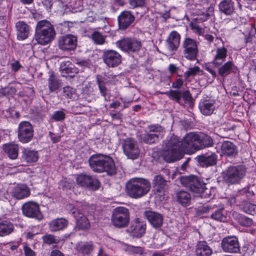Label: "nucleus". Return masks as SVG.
Here are the masks:
<instances>
[{"label":"nucleus","mask_w":256,"mask_h":256,"mask_svg":"<svg viewBox=\"0 0 256 256\" xmlns=\"http://www.w3.org/2000/svg\"><path fill=\"white\" fill-rule=\"evenodd\" d=\"M215 100H212L204 99L200 100L198 107L201 113L204 116L212 114L215 109Z\"/></svg>","instance_id":"obj_26"},{"label":"nucleus","mask_w":256,"mask_h":256,"mask_svg":"<svg viewBox=\"0 0 256 256\" xmlns=\"http://www.w3.org/2000/svg\"><path fill=\"white\" fill-rule=\"evenodd\" d=\"M220 150L222 154L228 157L235 158L238 152L237 146L229 140H224L222 142Z\"/></svg>","instance_id":"obj_24"},{"label":"nucleus","mask_w":256,"mask_h":256,"mask_svg":"<svg viewBox=\"0 0 256 256\" xmlns=\"http://www.w3.org/2000/svg\"><path fill=\"white\" fill-rule=\"evenodd\" d=\"M76 250L83 254H89L93 250V244L91 242H80L76 246Z\"/></svg>","instance_id":"obj_39"},{"label":"nucleus","mask_w":256,"mask_h":256,"mask_svg":"<svg viewBox=\"0 0 256 256\" xmlns=\"http://www.w3.org/2000/svg\"><path fill=\"white\" fill-rule=\"evenodd\" d=\"M163 94H166L170 100L180 105H186L190 108L194 106V100L188 90H170Z\"/></svg>","instance_id":"obj_9"},{"label":"nucleus","mask_w":256,"mask_h":256,"mask_svg":"<svg viewBox=\"0 0 256 256\" xmlns=\"http://www.w3.org/2000/svg\"><path fill=\"white\" fill-rule=\"evenodd\" d=\"M218 68V74L222 78H226L231 73H236L238 70L232 60H229L224 62L219 67H214Z\"/></svg>","instance_id":"obj_28"},{"label":"nucleus","mask_w":256,"mask_h":256,"mask_svg":"<svg viewBox=\"0 0 256 256\" xmlns=\"http://www.w3.org/2000/svg\"><path fill=\"white\" fill-rule=\"evenodd\" d=\"M224 208H220L217 210L214 209L210 215V218L215 220L224 222L226 221V217L224 214Z\"/></svg>","instance_id":"obj_46"},{"label":"nucleus","mask_w":256,"mask_h":256,"mask_svg":"<svg viewBox=\"0 0 256 256\" xmlns=\"http://www.w3.org/2000/svg\"><path fill=\"white\" fill-rule=\"evenodd\" d=\"M38 158L36 151L24 148L22 152V160L28 164L36 162Z\"/></svg>","instance_id":"obj_35"},{"label":"nucleus","mask_w":256,"mask_h":256,"mask_svg":"<svg viewBox=\"0 0 256 256\" xmlns=\"http://www.w3.org/2000/svg\"><path fill=\"white\" fill-rule=\"evenodd\" d=\"M102 58L105 64L109 67L112 66V50H109L104 52Z\"/></svg>","instance_id":"obj_52"},{"label":"nucleus","mask_w":256,"mask_h":256,"mask_svg":"<svg viewBox=\"0 0 256 256\" xmlns=\"http://www.w3.org/2000/svg\"><path fill=\"white\" fill-rule=\"evenodd\" d=\"M221 246L224 252L238 253L240 252V245L237 237L228 236L224 238L222 241Z\"/></svg>","instance_id":"obj_17"},{"label":"nucleus","mask_w":256,"mask_h":256,"mask_svg":"<svg viewBox=\"0 0 256 256\" xmlns=\"http://www.w3.org/2000/svg\"><path fill=\"white\" fill-rule=\"evenodd\" d=\"M76 180L78 185L92 190H98L100 187V182L98 178L90 175L80 174L77 176Z\"/></svg>","instance_id":"obj_12"},{"label":"nucleus","mask_w":256,"mask_h":256,"mask_svg":"<svg viewBox=\"0 0 256 256\" xmlns=\"http://www.w3.org/2000/svg\"><path fill=\"white\" fill-rule=\"evenodd\" d=\"M237 220L238 224L242 226H250L252 224L251 218L242 214H239Z\"/></svg>","instance_id":"obj_50"},{"label":"nucleus","mask_w":256,"mask_h":256,"mask_svg":"<svg viewBox=\"0 0 256 256\" xmlns=\"http://www.w3.org/2000/svg\"><path fill=\"white\" fill-rule=\"evenodd\" d=\"M30 194L29 189L24 184H18L13 190V196L18 200L28 197Z\"/></svg>","instance_id":"obj_34"},{"label":"nucleus","mask_w":256,"mask_h":256,"mask_svg":"<svg viewBox=\"0 0 256 256\" xmlns=\"http://www.w3.org/2000/svg\"><path fill=\"white\" fill-rule=\"evenodd\" d=\"M77 37L71 34L60 36L58 39V46L64 51L74 50L77 46Z\"/></svg>","instance_id":"obj_16"},{"label":"nucleus","mask_w":256,"mask_h":256,"mask_svg":"<svg viewBox=\"0 0 256 256\" xmlns=\"http://www.w3.org/2000/svg\"><path fill=\"white\" fill-rule=\"evenodd\" d=\"M142 142L146 144H151L157 142L159 140V135L158 134L150 133L146 130L141 137Z\"/></svg>","instance_id":"obj_40"},{"label":"nucleus","mask_w":256,"mask_h":256,"mask_svg":"<svg viewBox=\"0 0 256 256\" xmlns=\"http://www.w3.org/2000/svg\"><path fill=\"white\" fill-rule=\"evenodd\" d=\"M18 138L22 143H27L30 142L34 136L32 126L28 122H21L18 126Z\"/></svg>","instance_id":"obj_13"},{"label":"nucleus","mask_w":256,"mask_h":256,"mask_svg":"<svg viewBox=\"0 0 256 256\" xmlns=\"http://www.w3.org/2000/svg\"><path fill=\"white\" fill-rule=\"evenodd\" d=\"M198 134L196 132H190L187 133L182 139L184 147L186 151L190 150H197Z\"/></svg>","instance_id":"obj_21"},{"label":"nucleus","mask_w":256,"mask_h":256,"mask_svg":"<svg viewBox=\"0 0 256 256\" xmlns=\"http://www.w3.org/2000/svg\"><path fill=\"white\" fill-rule=\"evenodd\" d=\"M42 240L44 243L48 245L58 243V240L55 238V236L50 234L44 236Z\"/></svg>","instance_id":"obj_54"},{"label":"nucleus","mask_w":256,"mask_h":256,"mask_svg":"<svg viewBox=\"0 0 256 256\" xmlns=\"http://www.w3.org/2000/svg\"><path fill=\"white\" fill-rule=\"evenodd\" d=\"M181 36L176 30L172 31L166 40L168 50L172 52H176L180 44Z\"/></svg>","instance_id":"obj_19"},{"label":"nucleus","mask_w":256,"mask_h":256,"mask_svg":"<svg viewBox=\"0 0 256 256\" xmlns=\"http://www.w3.org/2000/svg\"><path fill=\"white\" fill-rule=\"evenodd\" d=\"M214 140L208 135L202 134H198L197 150L213 146Z\"/></svg>","instance_id":"obj_33"},{"label":"nucleus","mask_w":256,"mask_h":256,"mask_svg":"<svg viewBox=\"0 0 256 256\" xmlns=\"http://www.w3.org/2000/svg\"><path fill=\"white\" fill-rule=\"evenodd\" d=\"M240 194L250 198L254 195V192L250 190V187L244 188L240 191Z\"/></svg>","instance_id":"obj_61"},{"label":"nucleus","mask_w":256,"mask_h":256,"mask_svg":"<svg viewBox=\"0 0 256 256\" xmlns=\"http://www.w3.org/2000/svg\"><path fill=\"white\" fill-rule=\"evenodd\" d=\"M212 52H214V54L211 64L214 67H219L226 60L228 56V50L224 46H222L216 48Z\"/></svg>","instance_id":"obj_23"},{"label":"nucleus","mask_w":256,"mask_h":256,"mask_svg":"<svg viewBox=\"0 0 256 256\" xmlns=\"http://www.w3.org/2000/svg\"><path fill=\"white\" fill-rule=\"evenodd\" d=\"M147 131L150 133L158 134L164 131V128L158 124H150L148 126Z\"/></svg>","instance_id":"obj_51"},{"label":"nucleus","mask_w":256,"mask_h":256,"mask_svg":"<svg viewBox=\"0 0 256 256\" xmlns=\"http://www.w3.org/2000/svg\"><path fill=\"white\" fill-rule=\"evenodd\" d=\"M143 215L153 228L158 229L162 226L164 216L161 214L150 210H146L144 212Z\"/></svg>","instance_id":"obj_18"},{"label":"nucleus","mask_w":256,"mask_h":256,"mask_svg":"<svg viewBox=\"0 0 256 256\" xmlns=\"http://www.w3.org/2000/svg\"><path fill=\"white\" fill-rule=\"evenodd\" d=\"M16 28L18 31V38L20 40L26 39L29 34V26L24 22H18L16 24Z\"/></svg>","instance_id":"obj_32"},{"label":"nucleus","mask_w":256,"mask_h":256,"mask_svg":"<svg viewBox=\"0 0 256 256\" xmlns=\"http://www.w3.org/2000/svg\"><path fill=\"white\" fill-rule=\"evenodd\" d=\"M152 184L157 192H162L166 189V181L162 176L156 175L152 180Z\"/></svg>","instance_id":"obj_37"},{"label":"nucleus","mask_w":256,"mask_h":256,"mask_svg":"<svg viewBox=\"0 0 256 256\" xmlns=\"http://www.w3.org/2000/svg\"><path fill=\"white\" fill-rule=\"evenodd\" d=\"M214 10L213 6H210L208 8V10L206 12H202L198 14V17L196 18L197 20H200L202 22L206 21L208 19L210 16V13H212Z\"/></svg>","instance_id":"obj_47"},{"label":"nucleus","mask_w":256,"mask_h":256,"mask_svg":"<svg viewBox=\"0 0 256 256\" xmlns=\"http://www.w3.org/2000/svg\"><path fill=\"white\" fill-rule=\"evenodd\" d=\"M118 20L120 28L126 30L134 21V17L130 12L124 11L118 16Z\"/></svg>","instance_id":"obj_27"},{"label":"nucleus","mask_w":256,"mask_h":256,"mask_svg":"<svg viewBox=\"0 0 256 256\" xmlns=\"http://www.w3.org/2000/svg\"><path fill=\"white\" fill-rule=\"evenodd\" d=\"M118 48L127 53H138L142 48V44L138 38L124 36L116 42Z\"/></svg>","instance_id":"obj_7"},{"label":"nucleus","mask_w":256,"mask_h":256,"mask_svg":"<svg viewBox=\"0 0 256 256\" xmlns=\"http://www.w3.org/2000/svg\"><path fill=\"white\" fill-rule=\"evenodd\" d=\"M90 168L94 172H106L108 175H112V158L108 156L102 154L92 155L88 160Z\"/></svg>","instance_id":"obj_5"},{"label":"nucleus","mask_w":256,"mask_h":256,"mask_svg":"<svg viewBox=\"0 0 256 256\" xmlns=\"http://www.w3.org/2000/svg\"><path fill=\"white\" fill-rule=\"evenodd\" d=\"M126 250L130 253L133 254H138L140 255L146 254V253L144 252V247L128 245Z\"/></svg>","instance_id":"obj_49"},{"label":"nucleus","mask_w":256,"mask_h":256,"mask_svg":"<svg viewBox=\"0 0 256 256\" xmlns=\"http://www.w3.org/2000/svg\"><path fill=\"white\" fill-rule=\"evenodd\" d=\"M252 24H248V31L244 34V40L246 43L251 42L252 40L253 36L250 34V30H252Z\"/></svg>","instance_id":"obj_57"},{"label":"nucleus","mask_w":256,"mask_h":256,"mask_svg":"<svg viewBox=\"0 0 256 256\" xmlns=\"http://www.w3.org/2000/svg\"><path fill=\"white\" fill-rule=\"evenodd\" d=\"M236 128L234 124H232L230 122H225L220 129V135L222 138H228V134L226 132L234 131Z\"/></svg>","instance_id":"obj_44"},{"label":"nucleus","mask_w":256,"mask_h":256,"mask_svg":"<svg viewBox=\"0 0 256 256\" xmlns=\"http://www.w3.org/2000/svg\"><path fill=\"white\" fill-rule=\"evenodd\" d=\"M240 208L244 212L254 215L256 214V204L244 200L239 204Z\"/></svg>","instance_id":"obj_41"},{"label":"nucleus","mask_w":256,"mask_h":256,"mask_svg":"<svg viewBox=\"0 0 256 256\" xmlns=\"http://www.w3.org/2000/svg\"><path fill=\"white\" fill-rule=\"evenodd\" d=\"M26 256H35L36 253L28 246H24V248Z\"/></svg>","instance_id":"obj_64"},{"label":"nucleus","mask_w":256,"mask_h":256,"mask_svg":"<svg viewBox=\"0 0 256 256\" xmlns=\"http://www.w3.org/2000/svg\"><path fill=\"white\" fill-rule=\"evenodd\" d=\"M68 225V221L64 218H56L48 223L50 230L52 232H56L66 228Z\"/></svg>","instance_id":"obj_29"},{"label":"nucleus","mask_w":256,"mask_h":256,"mask_svg":"<svg viewBox=\"0 0 256 256\" xmlns=\"http://www.w3.org/2000/svg\"><path fill=\"white\" fill-rule=\"evenodd\" d=\"M4 152L8 154L10 158L15 159L18 156V146L14 144H7L3 146Z\"/></svg>","instance_id":"obj_38"},{"label":"nucleus","mask_w":256,"mask_h":256,"mask_svg":"<svg viewBox=\"0 0 256 256\" xmlns=\"http://www.w3.org/2000/svg\"><path fill=\"white\" fill-rule=\"evenodd\" d=\"M130 214L128 208L123 207H116L113 210V226L118 228L126 227L129 224Z\"/></svg>","instance_id":"obj_10"},{"label":"nucleus","mask_w":256,"mask_h":256,"mask_svg":"<svg viewBox=\"0 0 256 256\" xmlns=\"http://www.w3.org/2000/svg\"><path fill=\"white\" fill-rule=\"evenodd\" d=\"M121 56L116 51L113 50V67L116 66L121 63Z\"/></svg>","instance_id":"obj_60"},{"label":"nucleus","mask_w":256,"mask_h":256,"mask_svg":"<svg viewBox=\"0 0 256 256\" xmlns=\"http://www.w3.org/2000/svg\"><path fill=\"white\" fill-rule=\"evenodd\" d=\"M14 230L13 224L8 220H0V236L4 237L10 234Z\"/></svg>","instance_id":"obj_36"},{"label":"nucleus","mask_w":256,"mask_h":256,"mask_svg":"<svg viewBox=\"0 0 256 256\" xmlns=\"http://www.w3.org/2000/svg\"><path fill=\"white\" fill-rule=\"evenodd\" d=\"M66 118V114L61 110L55 112L52 116V119L55 121H62L64 120Z\"/></svg>","instance_id":"obj_55"},{"label":"nucleus","mask_w":256,"mask_h":256,"mask_svg":"<svg viewBox=\"0 0 256 256\" xmlns=\"http://www.w3.org/2000/svg\"><path fill=\"white\" fill-rule=\"evenodd\" d=\"M183 84L184 82L182 80L181 78H178L175 82H172V88L179 89L183 86Z\"/></svg>","instance_id":"obj_62"},{"label":"nucleus","mask_w":256,"mask_h":256,"mask_svg":"<svg viewBox=\"0 0 256 256\" xmlns=\"http://www.w3.org/2000/svg\"><path fill=\"white\" fill-rule=\"evenodd\" d=\"M71 214L75 218L76 227L78 229L86 230L90 228V224L88 219L79 210L74 208L71 210Z\"/></svg>","instance_id":"obj_20"},{"label":"nucleus","mask_w":256,"mask_h":256,"mask_svg":"<svg viewBox=\"0 0 256 256\" xmlns=\"http://www.w3.org/2000/svg\"><path fill=\"white\" fill-rule=\"evenodd\" d=\"M146 229V222L139 218H136L132 220L126 232L130 236L138 238L142 237L145 234Z\"/></svg>","instance_id":"obj_11"},{"label":"nucleus","mask_w":256,"mask_h":256,"mask_svg":"<svg viewBox=\"0 0 256 256\" xmlns=\"http://www.w3.org/2000/svg\"><path fill=\"white\" fill-rule=\"evenodd\" d=\"M200 71V68L198 66H194L190 68L184 73V75L186 78H189L192 76H195L198 72Z\"/></svg>","instance_id":"obj_59"},{"label":"nucleus","mask_w":256,"mask_h":256,"mask_svg":"<svg viewBox=\"0 0 256 256\" xmlns=\"http://www.w3.org/2000/svg\"><path fill=\"white\" fill-rule=\"evenodd\" d=\"M48 82V86L51 92L58 89L61 86L60 80L58 79L53 73L50 75Z\"/></svg>","instance_id":"obj_43"},{"label":"nucleus","mask_w":256,"mask_h":256,"mask_svg":"<svg viewBox=\"0 0 256 256\" xmlns=\"http://www.w3.org/2000/svg\"><path fill=\"white\" fill-rule=\"evenodd\" d=\"M216 206V205L206 204L198 208L196 210V215L197 216H202L204 214L212 212Z\"/></svg>","instance_id":"obj_45"},{"label":"nucleus","mask_w":256,"mask_h":256,"mask_svg":"<svg viewBox=\"0 0 256 256\" xmlns=\"http://www.w3.org/2000/svg\"><path fill=\"white\" fill-rule=\"evenodd\" d=\"M147 0H129V4L132 8L145 6Z\"/></svg>","instance_id":"obj_53"},{"label":"nucleus","mask_w":256,"mask_h":256,"mask_svg":"<svg viewBox=\"0 0 256 256\" xmlns=\"http://www.w3.org/2000/svg\"><path fill=\"white\" fill-rule=\"evenodd\" d=\"M218 6L220 13L226 16H232L236 12L235 4L232 0H222Z\"/></svg>","instance_id":"obj_25"},{"label":"nucleus","mask_w":256,"mask_h":256,"mask_svg":"<svg viewBox=\"0 0 256 256\" xmlns=\"http://www.w3.org/2000/svg\"><path fill=\"white\" fill-rule=\"evenodd\" d=\"M126 188L129 196L138 198L146 195L150 191V184L146 179L134 178L127 182Z\"/></svg>","instance_id":"obj_3"},{"label":"nucleus","mask_w":256,"mask_h":256,"mask_svg":"<svg viewBox=\"0 0 256 256\" xmlns=\"http://www.w3.org/2000/svg\"><path fill=\"white\" fill-rule=\"evenodd\" d=\"M181 184L192 192L194 196L206 198L209 196L210 191L206 188L203 180L196 176H182Z\"/></svg>","instance_id":"obj_2"},{"label":"nucleus","mask_w":256,"mask_h":256,"mask_svg":"<svg viewBox=\"0 0 256 256\" xmlns=\"http://www.w3.org/2000/svg\"><path fill=\"white\" fill-rule=\"evenodd\" d=\"M197 161L202 166H210L216 165L218 161V155L210 152L198 156Z\"/></svg>","instance_id":"obj_22"},{"label":"nucleus","mask_w":256,"mask_h":256,"mask_svg":"<svg viewBox=\"0 0 256 256\" xmlns=\"http://www.w3.org/2000/svg\"><path fill=\"white\" fill-rule=\"evenodd\" d=\"M178 202L184 206L190 204V195L187 192L181 190L176 193Z\"/></svg>","instance_id":"obj_42"},{"label":"nucleus","mask_w":256,"mask_h":256,"mask_svg":"<svg viewBox=\"0 0 256 256\" xmlns=\"http://www.w3.org/2000/svg\"><path fill=\"white\" fill-rule=\"evenodd\" d=\"M183 57L190 61L198 60L199 53L198 42L190 37L185 38L182 44Z\"/></svg>","instance_id":"obj_8"},{"label":"nucleus","mask_w":256,"mask_h":256,"mask_svg":"<svg viewBox=\"0 0 256 256\" xmlns=\"http://www.w3.org/2000/svg\"><path fill=\"white\" fill-rule=\"evenodd\" d=\"M60 70L62 76L66 77L67 75L70 78L74 77V74L78 73V70L70 62H62L60 66Z\"/></svg>","instance_id":"obj_30"},{"label":"nucleus","mask_w":256,"mask_h":256,"mask_svg":"<svg viewBox=\"0 0 256 256\" xmlns=\"http://www.w3.org/2000/svg\"><path fill=\"white\" fill-rule=\"evenodd\" d=\"M122 148L124 154L128 158L136 159L140 154V150L136 142L133 138H127L124 140Z\"/></svg>","instance_id":"obj_14"},{"label":"nucleus","mask_w":256,"mask_h":256,"mask_svg":"<svg viewBox=\"0 0 256 256\" xmlns=\"http://www.w3.org/2000/svg\"><path fill=\"white\" fill-rule=\"evenodd\" d=\"M56 34L53 26L46 20L38 22L36 28L35 38L38 43L46 45L52 41Z\"/></svg>","instance_id":"obj_4"},{"label":"nucleus","mask_w":256,"mask_h":256,"mask_svg":"<svg viewBox=\"0 0 256 256\" xmlns=\"http://www.w3.org/2000/svg\"><path fill=\"white\" fill-rule=\"evenodd\" d=\"M23 214L30 218L41 220L43 218V216L40 210L38 204L33 202H28L24 203L22 206Z\"/></svg>","instance_id":"obj_15"},{"label":"nucleus","mask_w":256,"mask_h":256,"mask_svg":"<svg viewBox=\"0 0 256 256\" xmlns=\"http://www.w3.org/2000/svg\"><path fill=\"white\" fill-rule=\"evenodd\" d=\"M247 170L244 164L230 166L222 174L224 181L228 185L238 184L246 176Z\"/></svg>","instance_id":"obj_6"},{"label":"nucleus","mask_w":256,"mask_h":256,"mask_svg":"<svg viewBox=\"0 0 256 256\" xmlns=\"http://www.w3.org/2000/svg\"><path fill=\"white\" fill-rule=\"evenodd\" d=\"M63 92L66 98H71L75 93V90L70 86H66L63 88Z\"/></svg>","instance_id":"obj_56"},{"label":"nucleus","mask_w":256,"mask_h":256,"mask_svg":"<svg viewBox=\"0 0 256 256\" xmlns=\"http://www.w3.org/2000/svg\"><path fill=\"white\" fill-rule=\"evenodd\" d=\"M91 38L96 44H102L105 42L104 37L98 32L95 31L91 35Z\"/></svg>","instance_id":"obj_48"},{"label":"nucleus","mask_w":256,"mask_h":256,"mask_svg":"<svg viewBox=\"0 0 256 256\" xmlns=\"http://www.w3.org/2000/svg\"><path fill=\"white\" fill-rule=\"evenodd\" d=\"M212 253V249L204 241L198 242L196 246V256H210Z\"/></svg>","instance_id":"obj_31"},{"label":"nucleus","mask_w":256,"mask_h":256,"mask_svg":"<svg viewBox=\"0 0 256 256\" xmlns=\"http://www.w3.org/2000/svg\"><path fill=\"white\" fill-rule=\"evenodd\" d=\"M190 26L191 29L199 35H201L203 34L204 30L198 24L191 22Z\"/></svg>","instance_id":"obj_58"},{"label":"nucleus","mask_w":256,"mask_h":256,"mask_svg":"<svg viewBox=\"0 0 256 256\" xmlns=\"http://www.w3.org/2000/svg\"><path fill=\"white\" fill-rule=\"evenodd\" d=\"M97 82L98 85L99 89L100 91V92L102 94V95L104 96L106 94V88L105 86H104V84L102 81L97 76Z\"/></svg>","instance_id":"obj_63"},{"label":"nucleus","mask_w":256,"mask_h":256,"mask_svg":"<svg viewBox=\"0 0 256 256\" xmlns=\"http://www.w3.org/2000/svg\"><path fill=\"white\" fill-rule=\"evenodd\" d=\"M184 146L182 139L172 136L166 144V150L162 152L164 160L167 162H172L182 159L187 152Z\"/></svg>","instance_id":"obj_1"}]
</instances>
